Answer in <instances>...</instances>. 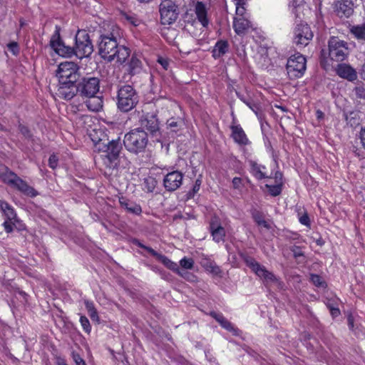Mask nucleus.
Instances as JSON below:
<instances>
[{
  "label": "nucleus",
  "mask_w": 365,
  "mask_h": 365,
  "mask_svg": "<svg viewBox=\"0 0 365 365\" xmlns=\"http://www.w3.org/2000/svg\"><path fill=\"white\" fill-rule=\"evenodd\" d=\"M61 26H55L49 45L59 56L65 58L76 56L78 58L89 57L93 52V45L86 30H78L75 36V46H66L61 38Z\"/></svg>",
  "instance_id": "f257e3e1"
},
{
  "label": "nucleus",
  "mask_w": 365,
  "mask_h": 365,
  "mask_svg": "<svg viewBox=\"0 0 365 365\" xmlns=\"http://www.w3.org/2000/svg\"><path fill=\"white\" fill-rule=\"evenodd\" d=\"M56 77L58 80V97L66 101L73 98L74 86L81 77L78 64L70 61L61 63L56 71Z\"/></svg>",
  "instance_id": "f03ea898"
},
{
  "label": "nucleus",
  "mask_w": 365,
  "mask_h": 365,
  "mask_svg": "<svg viewBox=\"0 0 365 365\" xmlns=\"http://www.w3.org/2000/svg\"><path fill=\"white\" fill-rule=\"evenodd\" d=\"M120 38L113 32L101 34L98 41V54L108 62L116 58L117 62L123 63L130 55L129 48L120 45Z\"/></svg>",
  "instance_id": "7ed1b4c3"
},
{
  "label": "nucleus",
  "mask_w": 365,
  "mask_h": 365,
  "mask_svg": "<svg viewBox=\"0 0 365 365\" xmlns=\"http://www.w3.org/2000/svg\"><path fill=\"white\" fill-rule=\"evenodd\" d=\"M96 149L102 153L101 155L103 165L110 171L117 170L120 164V154L122 143L120 138L109 140L91 138Z\"/></svg>",
  "instance_id": "20e7f679"
},
{
  "label": "nucleus",
  "mask_w": 365,
  "mask_h": 365,
  "mask_svg": "<svg viewBox=\"0 0 365 365\" xmlns=\"http://www.w3.org/2000/svg\"><path fill=\"white\" fill-rule=\"evenodd\" d=\"M139 95L134 87L129 84L118 86L115 103L117 108L122 113H128L139 103Z\"/></svg>",
  "instance_id": "39448f33"
},
{
  "label": "nucleus",
  "mask_w": 365,
  "mask_h": 365,
  "mask_svg": "<svg viewBox=\"0 0 365 365\" xmlns=\"http://www.w3.org/2000/svg\"><path fill=\"white\" fill-rule=\"evenodd\" d=\"M148 143V133L142 128H135L124 136L123 144L128 151L138 154L145 151Z\"/></svg>",
  "instance_id": "423d86ee"
},
{
  "label": "nucleus",
  "mask_w": 365,
  "mask_h": 365,
  "mask_svg": "<svg viewBox=\"0 0 365 365\" xmlns=\"http://www.w3.org/2000/svg\"><path fill=\"white\" fill-rule=\"evenodd\" d=\"M240 257L246 265L250 267L255 274L263 279L266 286L269 283L276 282L279 285L282 283L272 272L267 270L264 266L260 264L253 257L246 254H240Z\"/></svg>",
  "instance_id": "0eeeda50"
},
{
  "label": "nucleus",
  "mask_w": 365,
  "mask_h": 365,
  "mask_svg": "<svg viewBox=\"0 0 365 365\" xmlns=\"http://www.w3.org/2000/svg\"><path fill=\"white\" fill-rule=\"evenodd\" d=\"M100 91V79L93 76L81 77L74 86V97L79 94L80 96L92 97Z\"/></svg>",
  "instance_id": "6e6552de"
},
{
  "label": "nucleus",
  "mask_w": 365,
  "mask_h": 365,
  "mask_svg": "<svg viewBox=\"0 0 365 365\" xmlns=\"http://www.w3.org/2000/svg\"><path fill=\"white\" fill-rule=\"evenodd\" d=\"M328 55L332 61L342 62L349 54L348 43L336 36H331L328 41Z\"/></svg>",
  "instance_id": "1a4fd4ad"
},
{
  "label": "nucleus",
  "mask_w": 365,
  "mask_h": 365,
  "mask_svg": "<svg viewBox=\"0 0 365 365\" xmlns=\"http://www.w3.org/2000/svg\"><path fill=\"white\" fill-rule=\"evenodd\" d=\"M182 122L180 118H171L166 122V132L160 133V138L156 140L161 144V148L168 153L170 149V143L175 140L177 133L182 128Z\"/></svg>",
  "instance_id": "9d476101"
},
{
  "label": "nucleus",
  "mask_w": 365,
  "mask_h": 365,
  "mask_svg": "<svg viewBox=\"0 0 365 365\" xmlns=\"http://www.w3.org/2000/svg\"><path fill=\"white\" fill-rule=\"evenodd\" d=\"M286 69L290 79L301 78L306 71V58L297 53L290 56L287 63Z\"/></svg>",
  "instance_id": "9b49d317"
},
{
  "label": "nucleus",
  "mask_w": 365,
  "mask_h": 365,
  "mask_svg": "<svg viewBox=\"0 0 365 365\" xmlns=\"http://www.w3.org/2000/svg\"><path fill=\"white\" fill-rule=\"evenodd\" d=\"M160 21L164 25L175 22L179 14L178 6L171 0H164L160 4Z\"/></svg>",
  "instance_id": "f8f14e48"
},
{
  "label": "nucleus",
  "mask_w": 365,
  "mask_h": 365,
  "mask_svg": "<svg viewBox=\"0 0 365 365\" xmlns=\"http://www.w3.org/2000/svg\"><path fill=\"white\" fill-rule=\"evenodd\" d=\"M139 128L144 130L145 129L152 137L156 139L160 138V123L157 115L150 113L143 115L139 120Z\"/></svg>",
  "instance_id": "ddd939ff"
},
{
  "label": "nucleus",
  "mask_w": 365,
  "mask_h": 365,
  "mask_svg": "<svg viewBox=\"0 0 365 365\" xmlns=\"http://www.w3.org/2000/svg\"><path fill=\"white\" fill-rule=\"evenodd\" d=\"M294 43L301 47L308 45L314 36L310 27L307 24H297L294 29Z\"/></svg>",
  "instance_id": "4468645a"
},
{
  "label": "nucleus",
  "mask_w": 365,
  "mask_h": 365,
  "mask_svg": "<svg viewBox=\"0 0 365 365\" xmlns=\"http://www.w3.org/2000/svg\"><path fill=\"white\" fill-rule=\"evenodd\" d=\"M194 11L197 16V20L191 18V21L190 19H185V21L190 23L192 26H195L199 22L203 28H207L210 21L207 16V9L205 4L202 1H197L195 4ZM187 17L188 16L187 15L185 18L187 19Z\"/></svg>",
  "instance_id": "2eb2a0df"
},
{
  "label": "nucleus",
  "mask_w": 365,
  "mask_h": 365,
  "mask_svg": "<svg viewBox=\"0 0 365 365\" xmlns=\"http://www.w3.org/2000/svg\"><path fill=\"white\" fill-rule=\"evenodd\" d=\"M333 11L339 18L348 19L354 13V3L351 0H337L333 4Z\"/></svg>",
  "instance_id": "dca6fc26"
},
{
  "label": "nucleus",
  "mask_w": 365,
  "mask_h": 365,
  "mask_svg": "<svg viewBox=\"0 0 365 365\" xmlns=\"http://www.w3.org/2000/svg\"><path fill=\"white\" fill-rule=\"evenodd\" d=\"M183 174L178 170L168 173L163 179V185L167 191L173 192L182 185Z\"/></svg>",
  "instance_id": "f3484780"
},
{
  "label": "nucleus",
  "mask_w": 365,
  "mask_h": 365,
  "mask_svg": "<svg viewBox=\"0 0 365 365\" xmlns=\"http://www.w3.org/2000/svg\"><path fill=\"white\" fill-rule=\"evenodd\" d=\"M210 315L215 319L223 329L231 332L234 336L240 335L242 331L228 321L222 313L211 312Z\"/></svg>",
  "instance_id": "a211bd4d"
},
{
  "label": "nucleus",
  "mask_w": 365,
  "mask_h": 365,
  "mask_svg": "<svg viewBox=\"0 0 365 365\" xmlns=\"http://www.w3.org/2000/svg\"><path fill=\"white\" fill-rule=\"evenodd\" d=\"M336 74L341 78L353 82L357 79V72L349 64L339 63L336 68Z\"/></svg>",
  "instance_id": "6ab92c4d"
},
{
  "label": "nucleus",
  "mask_w": 365,
  "mask_h": 365,
  "mask_svg": "<svg viewBox=\"0 0 365 365\" xmlns=\"http://www.w3.org/2000/svg\"><path fill=\"white\" fill-rule=\"evenodd\" d=\"M230 130L231 138L235 143L244 146L250 144V141L240 125H232Z\"/></svg>",
  "instance_id": "aec40b11"
},
{
  "label": "nucleus",
  "mask_w": 365,
  "mask_h": 365,
  "mask_svg": "<svg viewBox=\"0 0 365 365\" xmlns=\"http://www.w3.org/2000/svg\"><path fill=\"white\" fill-rule=\"evenodd\" d=\"M233 29L237 34L243 36L252 29V24L250 21L244 16L235 18Z\"/></svg>",
  "instance_id": "412c9836"
},
{
  "label": "nucleus",
  "mask_w": 365,
  "mask_h": 365,
  "mask_svg": "<svg viewBox=\"0 0 365 365\" xmlns=\"http://www.w3.org/2000/svg\"><path fill=\"white\" fill-rule=\"evenodd\" d=\"M210 230L212 240L215 242H220L225 241V228L215 220H212L210 223Z\"/></svg>",
  "instance_id": "4be33fe9"
},
{
  "label": "nucleus",
  "mask_w": 365,
  "mask_h": 365,
  "mask_svg": "<svg viewBox=\"0 0 365 365\" xmlns=\"http://www.w3.org/2000/svg\"><path fill=\"white\" fill-rule=\"evenodd\" d=\"M12 187L31 197H34L38 195V192L33 187L29 185L28 183L20 177H18L15 180Z\"/></svg>",
  "instance_id": "5701e85b"
},
{
  "label": "nucleus",
  "mask_w": 365,
  "mask_h": 365,
  "mask_svg": "<svg viewBox=\"0 0 365 365\" xmlns=\"http://www.w3.org/2000/svg\"><path fill=\"white\" fill-rule=\"evenodd\" d=\"M249 165L250 167V173L254 176L257 180H261L266 178H270L271 176H269L266 173L267 168L261 164L257 163L254 160H249Z\"/></svg>",
  "instance_id": "b1692460"
},
{
  "label": "nucleus",
  "mask_w": 365,
  "mask_h": 365,
  "mask_svg": "<svg viewBox=\"0 0 365 365\" xmlns=\"http://www.w3.org/2000/svg\"><path fill=\"white\" fill-rule=\"evenodd\" d=\"M119 203L122 208L125 209L128 212L140 215L142 212L141 206L133 201H130L125 197H119Z\"/></svg>",
  "instance_id": "393cba45"
},
{
  "label": "nucleus",
  "mask_w": 365,
  "mask_h": 365,
  "mask_svg": "<svg viewBox=\"0 0 365 365\" xmlns=\"http://www.w3.org/2000/svg\"><path fill=\"white\" fill-rule=\"evenodd\" d=\"M229 43L227 41L219 40L216 42L212 50V57L215 59L220 58L228 52Z\"/></svg>",
  "instance_id": "a878e982"
},
{
  "label": "nucleus",
  "mask_w": 365,
  "mask_h": 365,
  "mask_svg": "<svg viewBox=\"0 0 365 365\" xmlns=\"http://www.w3.org/2000/svg\"><path fill=\"white\" fill-rule=\"evenodd\" d=\"M0 210L9 221L19 222L15 210L7 202L0 200Z\"/></svg>",
  "instance_id": "bb28decb"
},
{
  "label": "nucleus",
  "mask_w": 365,
  "mask_h": 365,
  "mask_svg": "<svg viewBox=\"0 0 365 365\" xmlns=\"http://www.w3.org/2000/svg\"><path fill=\"white\" fill-rule=\"evenodd\" d=\"M142 62L135 55H133L127 64V71L131 76L138 74L142 71Z\"/></svg>",
  "instance_id": "cd10ccee"
},
{
  "label": "nucleus",
  "mask_w": 365,
  "mask_h": 365,
  "mask_svg": "<svg viewBox=\"0 0 365 365\" xmlns=\"http://www.w3.org/2000/svg\"><path fill=\"white\" fill-rule=\"evenodd\" d=\"M88 99L85 102L88 109L93 112H98L103 108V98L94 95L92 97H87Z\"/></svg>",
  "instance_id": "c85d7f7f"
},
{
  "label": "nucleus",
  "mask_w": 365,
  "mask_h": 365,
  "mask_svg": "<svg viewBox=\"0 0 365 365\" xmlns=\"http://www.w3.org/2000/svg\"><path fill=\"white\" fill-rule=\"evenodd\" d=\"M201 265L207 272L215 275H218L221 272L220 267L212 260L205 259L201 262Z\"/></svg>",
  "instance_id": "c756f323"
},
{
  "label": "nucleus",
  "mask_w": 365,
  "mask_h": 365,
  "mask_svg": "<svg viewBox=\"0 0 365 365\" xmlns=\"http://www.w3.org/2000/svg\"><path fill=\"white\" fill-rule=\"evenodd\" d=\"M155 257L158 261L162 262L167 268H168L170 270L174 271L175 272L178 270V265L177 263L173 262L171 261L168 257H167L165 255H163L160 253H158L156 252L155 255H153Z\"/></svg>",
  "instance_id": "7c9ffc66"
},
{
  "label": "nucleus",
  "mask_w": 365,
  "mask_h": 365,
  "mask_svg": "<svg viewBox=\"0 0 365 365\" xmlns=\"http://www.w3.org/2000/svg\"><path fill=\"white\" fill-rule=\"evenodd\" d=\"M344 117L346 123L351 127H355L359 124V115L357 111L344 112Z\"/></svg>",
  "instance_id": "2f4dec72"
},
{
  "label": "nucleus",
  "mask_w": 365,
  "mask_h": 365,
  "mask_svg": "<svg viewBox=\"0 0 365 365\" xmlns=\"http://www.w3.org/2000/svg\"><path fill=\"white\" fill-rule=\"evenodd\" d=\"M0 177L4 182L12 187L15 182V180L18 178L19 176L15 173L9 170L7 168H6V171L2 173L0 175Z\"/></svg>",
  "instance_id": "473e14b6"
},
{
  "label": "nucleus",
  "mask_w": 365,
  "mask_h": 365,
  "mask_svg": "<svg viewBox=\"0 0 365 365\" xmlns=\"http://www.w3.org/2000/svg\"><path fill=\"white\" fill-rule=\"evenodd\" d=\"M350 32L358 40L365 41V23L361 25L353 26Z\"/></svg>",
  "instance_id": "72a5a7b5"
},
{
  "label": "nucleus",
  "mask_w": 365,
  "mask_h": 365,
  "mask_svg": "<svg viewBox=\"0 0 365 365\" xmlns=\"http://www.w3.org/2000/svg\"><path fill=\"white\" fill-rule=\"evenodd\" d=\"M85 306L89 314V317L93 321H98L99 317L98 314V312L95 308L94 304L93 302L86 300L85 301Z\"/></svg>",
  "instance_id": "f704fd0d"
},
{
  "label": "nucleus",
  "mask_w": 365,
  "mask_h": 365,
  "mask_svg": "<svg viewBox=\"0 0 365 365\" xmlns=\"http://www.w3.org/2000/svg\"><path fill=\"white\" fill-rule=\"evenodd\" d=\"M157 185V181L155 178L149 176L145 178L143 181V190L148 192H152L154 191Z\"/></svg>",
  "instance_id": "c9c22d12"
},
{
  "label": "nucleus",
  "mask_w": 365,
  "mask_h": 365,
  "mask_svg": "<svg viewBox=\"0 0 365 365\" xmlns=\"http://www.w3.org/2000/svg\"><path fill=\"white\" fill-rule=\"evenodd\" d=\"M252 218L256 224L259 226H262L267 229L269 228V225L264 220L263 214L259 211H255L252 213Z\"/></svg>",
  "instance_id": "e433bc0d"
},
{
  "label": "nucleus",
  "mask_w": 365,
  "mask_h": 365,
  "mask_svg": "<svg viewBox=\"0 0 365 365\" xmlns=\"http://www.w3.org/2000/svg\"><path fill=\"white\" fill-rule=\"evenodd\" d=\"M237 97L245 103L252 111H254L256 114H257V111L259 110L258 106L253 102V101L249 98H245L242 95L237 93Z\"/></svg>",
  "instance_id": "4c0bfd02"
},
{
  "label": "nucleus",
  "mask_w": 365,
  "mask_h": 365,
  "mask_svg": "<svg viewBox=\"0 0 365 365\" xmlns=\"http://www.w3.org/2000/svg\"><path fill=\"white\" fill-rule=\"evenodd\" d=\"M282 186L280 184H276L274 185L266 184L265 187L268 189L269 193L272 197H277L279 195L282 191Z\"/></svg>",
  "instance_id": "58836bf2"
},
{
  "label": "nucleus",
  "mask_w": 365,
  "mask_h": 365,
  "mask_svg": "<svg viewBox=\"0 0 365 365\" xmlns=\"http://www.w3.org/2000/svg\"><path fill=\"white\" fill-rule=\"evenodd\" d=\"M175 272L188 282H195L197 281V277L187 270L181 269L178 267V270Z\"/></svg>",
  "instance_id": "ea45409f"
},
{
  "label": "nucleus",
  "mask_w": 365,
  "mask_h": 365,
  "mask_svg": "<svg viewBox=\"0 0 365 365\" xmlns=\"http://www.w3.org/2000/svg\"><path fill=\"white\" fill-rule=\"evenodd\" d=\"M310 280L317 287H324L326 285V283L322 278L316 274H311Z\"/></svg>",
  "instance_id": "a19ab883"
},
{
  "label": "nucleus",
  "mask_w": 365,
  "mask_h": 365,
  "mask_svg": "<svg viewBox=\"0 0 365 365\" xmlns=\"http://www.w3.org/2000/svg\"><path fill=\"white\" fill-rule=\"evenodd\" d=\"M180 265L182 268L186 269H191L194 266V260L192 258L183 257L180 261Z\"/></svg>",
  "instance_id": "79ce46f5"
},
{
  "label": "nucleus",
  "mask_w": 365,
  "mask_h": 365,
  "mask_svg": "<svg viewBox=\"0 0 365 365\" xmlns=\"http://www.w3.org/2000/svg\"><path fill=\"white\" fill-rule=\"evenodd\" d=\"M347 322H348V327L349 329L354 331L356 335H357L359 337L362 336L365 337V332L361 331V334L360 335L359 333L356 331L358 329H354V319L351 314L349 315L347 317Z\"/></svg>",
  "instance_id": "37998d69"
},
{
  "label": "nucleus",
  "mask_w": 365,
  "mask_h": 365,
  "mask_svg": "<svg viewBox=\"0 0 365 365\" xmlns=\"http://www.w3.org/2000/svg\"><path fill=\"white\" fill-rule=\"evenodd\" d=\"M201 184H202V180L200 178H198L195 180V184L192 187V189L191 190H190L187 194L188 198H192L195 196V195L199 191Z\"/></svg>",
  "instance_id": "c03bdc74"
},
{
  "label": "nucleus",
  "mask_w": 365,
  "mask_h": 365,
  "mask_svg": "<svg viewBox=\"0 0 365 365\" xmlns=\"http://www.w3.org/2000/svg\"><path fill=\"white\" fill-rule=\"evenodd\" d=\"M80 323L85 332L89 334L91 331V326L88 319L86 316H81Z\"/></svg>",
  "instance_id": "a18cd8bd"
},
{
  "label": "nucleus",
  "mask_w": 365,
  "mask_h": 365,
  "mask_svg": "<svg viewBox=\"0 0 365 365\" xmlns=\"http://www.w3.org/2000/svg\"><path fill=\"white\" fill-rule=\"evenodd\" d=\"M125 20L132 26H138L140 25L141 21L135 15L124 14Z\"/></svg>",
  "instance_id": "49530a36"
},
{
  "label": "nucleus",
  "mask_w": 365,
  "mask_h": 365,
  "mask_svg": "<svg viewBox=\"0 0 365 365\" xmlns=\"http://www.w3.org/2000/svg\"><path fill=\"white\" fill-rule=\"evenodd\" d=\"M133 243L134 245H135L136 246H138V247H140L142 249H144L145 250H146L148 252H149L152 256L153 255H156V251L154 250L152 247H148V246H146L145 245H143L140 240H137V239H134L133 240Z\"/></svg>",
  "instance_id": "de8ad7c7"
},
{
  "label": "nucleus",
  "mask_w": 365,
  "mask_h": 365,
  "mask_svg": "<svg viewBox=\"0 0 365 365\" xmlns=\"http://www.w3.org/2000/svg\"><path fill=\"white\" fill-rule=\"evenodd\" d=\"M289 250L292 252L293 257L295 259H297L299 257L304 256V252L302 251V248L299 246L293 245V246L290 247Z\"/></svg>",
  "instance_id": "09e8293b"
},
{
  "label": "nucleus",
  "mask_w": 365,
  "mask_h": 365,
  "mask_svg": "<svg viewBox=\"0 0 365 365\" xmlns=\"http://www.w3.org/2000/svg\"><path fill=\"white\" fill-rule=\"evenodd\" d=\"M58 158L56 155L52 154L48 158V166L54 170L58 166Z\"/></svg>",
  "instance_id": "8fccbe9b"
},
{
  "label": "nucleus",
  "mask_w": 365,
  "mask_h": 365,
  "mask_svg": "<svg viewBox=\"0 0 365 365\" xmlns=\"http://www.w3.org/2000/svg\"><path fill=\"white\" fill-rule=\"evenodd\" d=\"M15 222L14 221H9L8 220L4 222L3 226L6 232L11 233L14 230Z\"/></svg>",
  "instance_id": "3c124183"
},
{
  "label": "nucleus",
  "mask_w": 365,
  "mask_h": 365,
  "mask_svg": "<svg viewBox=\"0 0 365 365\" xmlns=\"http://www.w3.org/2000/svg\"><path fill=\"white\" fill-rule=\"evenodd\" d=\"M355 94L357 98L361 99H365V88L359 86L354 88Z\"/></svg>",
  "instance_id": "603ef678"
},
{
  "label": "nucleus",
  "mask_w": 365,
  "mask_h": 365,
  "mask_svg": "<svg viewBox=\"0 0 365 365\" xmlns=\"http://www.w3.org/2000/svg\"><path fill=\"white\" fill-rule=\"evenodd\" d=\"M299 221L302 225L309 227H310V220L307 212H304L302 216H300Z\"/></svg>",
  "instance_id": "864d4df0"
},
{
  "label": "nucleus",
  "mask_w": 365,
  "mask_h": 365,
  "mask_svg": "<svg viewBox=\"0 0 365 365\" xmlns=\"http://www.w3.org/2000/svg\"><path fill=\"white\" fill-rule=\"evenodd\" d=\"M9 50L14 54L17 55L19 52V48L16 42H11L8 44Z\"/></svg>",
  "instance_id": "5fc2aeb1"
},
{
  "label": "nucleus",
  "mask_w": 365,
  "mask_h": 365,
  "mask_svg": "<svg viewBox=\"0 0 365 365\" xmlns=\"http://www.w3.org/2000/svg\"><path fill=\"white\" fill-rule=\"evenodd\" d=\"M283 174L282 172L277 170L274 174V179L276 184H280L283 185Z\"/></svg>",
  "instance_id": "6e6d98bb"
},
{
  "label": "nucleus",
  "mask_w": 365,
  "mask_h": 365,
  "mask_svg": "<svg viewBox=\"0 0 365 365\" xmlns=\"http://www.w3.org/2000/svg\"><path fill=\"white\" fill-rule=\"evenodd\" d=\"M73 359L76 365H86L85 361L78 354L73 353Z\"/></svg>",
  "instance_id": "4d7b16f0"
},
{
  "label": "nucleus",
  "mask_w": 365,
  "mask_h": 365,
  "mask_svg": "<svg viewBox=\"0 0 365 365\" xmlns=\"http://www.w3.org/2000/svg\"><path fill=\"white\" fill-rule=\"evenodd\" d=\"M19 130L25 137L29 138L31 136L30 130L28 127L23 125H20Z\"/></svg>",
  "instance_id": "13d9d810"
},
{
  "label": "nucleus",
  "mask_w": 365,
  "mask_h": 365,
  "mask_svg": "<svg viewBox=\"0 0 365 365\" xmlns=\"http://www.w3.org/2000/svg\"><path fill=\"white\" fill-rule=\"evenodd\" d=\"M232 185L235 189H240L242 185V178L239 177H235L232 179Z\"/></svg>",
  "instance_id": "bf43d9fd"
},
{
  "label": "nucleus",
  "mask_w": 365,
  "mask_h": 365,
  "mask_svg": "<svg viewBox=\"0 0 365 365\" xmlns=\"http://www.w3.org/2000/svg\"><path fill=\"white\" fill-rule=\"evenodd\" d=\"M245 5H236V14L242 17L245 14Z\"/></svg>",
  "instance_id": "052dcab7"
},
{
  "label": "nucleus",
  "mask_w": 365,
  "mask_h": 365,
  "mask_svg": "<svg viewBox=\"0 0 365 365\" xmlns=\"http://www.w3.org/2000/svg\"><path fill=\"white\" fill-rule=\"evenodd\" d=\"M360 140H361V143L363 146L364 148H365V127L364 128H362L361 129V131H360Z\"/></svg>",
  "instance_id": "680f3d73"
},
{
  "label": "nucleus",
  "mask_w": 365,
  "mask_h": 365,
  "mask_svg": "<svg viewBox=\"0 0 365 365\" xmlns=\"http://www.w3.org/2000/svg\"><path fill=\"white\" fill-rule=\"evenodd\" d=\"M158 62L163 67L164 69L167 70L169 66V62L163 58H160Z\"/></svg>",
  "instance_id": "e2e57ef3"
},
{
  "label": "nucleus",
  "mask_w": 365,
  "mask_h": 365,
  "mask_svg": "<svg viewBox=\"0 0 365 365\" xmlns=\"http://www.w3.org/2000/svg\"><path fill=\"white\" fill-rule=\"evenodd\" d=\"M329 311L333 317H336L340 315V310L337 307H331Z\"/></svg>",
  "instance_id": "0e129e2a"
},
{
  "label": "nucleus",
  "mask_w": 365,
  "mask_h": 365,
  "mask_svg": "<svg viewBox=\"0 0 365 365\" xmlns=\"http://www.w3.org/2000/svg\"><path fill=\"white\" fill-rule=\"evenodd\" d=\"M316 117L318 120H322L324 118V113L321 110L316 111Z\"/></svg>",
  "instance_id": "69168bd1"
},
{
  "label": "nucleus",
  "mask_w": 365,
  "mask_h": 365,
  "mask_svg": "<svg viewBox=\"0 0 365 365\" xmlns=\"http://www.w3.org/2000/svg\"><path fill=\"white\" fill-rule=\"evenodd\" d=\"M237 55L240 57V58L242 60H245V58H246V52L245 51L244 47L242 48V49L241 51H238Z\"/></svg>",
  "instance_id": "338daca9"
},
{
  "label": "nucleus",
  "mask_w": 365,
  "mask_h": 365,
  "mask_svg": "<svg viewBox=\"0 0 365 365\" xmlns=\"http://www.w3.org/2000/svg\"><path fill=\"white\" fill-rule=\"evenodd\" d=\"M18 293L23 298L24 302H27L28 297H29L28 294L25 292H24V291H19Z\"/></svg>",
  "instance_id": "774afa93"
}]
</instances>
